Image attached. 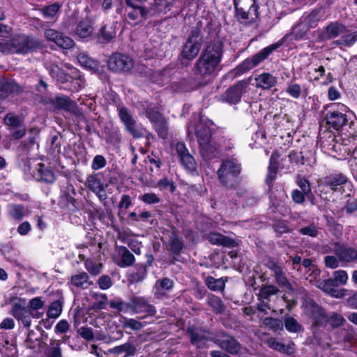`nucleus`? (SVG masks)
I'll return each mask as SVG.
<instances>
[{
  "mask_svg": "<svg viewBox=\"0 0 357 357\" xmlns=\"http://www.w3.org/2000/svg\"><path fill=\"white\" fill-rule=\"evenodd\" d=\"M238 20L244 24L255 22L259 17L256 0H234Z\"/></svg>",
  "mask_w": 357,
  "mask_h": 357,
  "instance_id": "20e7f679",
  "label": "nucleus"
},
{
  "mask_svg": "<svg viewBox=\"0 0 357 357\" xmlns=\"http://www.w3.org/2000/svg\"><path fill=\"white\" fill-rule=\"evenodd\" d=\"M158 186L161 190L168 189L171 192H173L175 190V186L173 182L169 180L167 178H163L158 182Z\"/></svg>",
  "mask_w": 357,
  "mask_h": 357,
  "instance_id": "4d7b16f0",
  "label": "nucleus"
},
{
  "mask_svg": "<svg viewBox=\"0 0 357 357\" xmlns=\"http://www.w3.org/2000/svg\"><path fill=\"white\" fill-rule=\"evenodd\" d=\"M176 151L185 169L190 172H195L197 169V162L185 145L182 142H178L176 144Z\"/></svg>",
  "mask_w": 357,
  "mask_h": 357,
  "instance_id": "dca6fc26",
  "label": "nucleus"
},
{
  "mask_svg": "<svg viewBox=\"0 0 357 357\" xmlns=\"http://www.w3.org/2000/svg\"><path fill=\"white\" fill-rule=\"evenodd\" d=\"M118 111L121 121L130 135L134 137H141L144 135V130L137 124L135 118L127 107H119Z\"/></svg>",
  "mask_w": 357,
  "mask_h": 357,
  "instance_id": "0eeeda50",
  "label": "nucleus"
},
{
  "mask_svg": "<svg viewBox=\"0 0 357 357\" xmlns=\"http://www.w3.org/2000/svg\"><path fill=\"white\" fill-rule=\"evenodd\" d=\"M130 312L135 314H144L142 318L153 316L156 310L153 305L149 303L147 298L142 296H132L129 301Z\"/></svg>",
  "mask_w": 357,
  "mask_h": 357,
  "instance_id": "1a4fd4ad",
  "label": "nucleus"
},
{
  "mask_svg": "<svg viewBox=\"0 0 357 357\" xmlns=\"http://www.w3.org/2000/svg\"><path fill=\"white\" fill-rule=\"evenodd\" d=\"M278 291V289L273 285L263 286L259 294V299L268 301L270 296L276 294Z\"/></svg>",
  "mask_w": 357,
  "mask_h": 357,
  "instance_id": "79ce46f5",
  "label": "nucleus"
},
{
  "mask_svg": "<svg viewBox=\"0 0 357 357\" xmlns=\"http://www.w3.org/2000/svg\"><path fill=\"white\" fill-rule=\"evenodd\" d=\"M346 30V26L343 24L333 22L324 28L320 37L323 40H330L344 33Z\"/></svg>",
  "mask_w": 357,
  "mask_h": 357,
  "instance_id": "a211bd4d",
  "label": "nucleus"
},
{
  "mask_svg": "<svg viewBox=\"0 0 357 357\" xmlns=\"http://www.w3.org/2000/svg\"><path fill=\"white\" fill-rule=\"evenodd\" d=\"M12 314L15 319L21 321L25 327L29 328L31 326V315L29 310L15 304L13 307Z\"/></svg>",
  "mask_w": 357,
  "mask_h": 357,
  "instance_id": "393cba45",
  "label": "nucleus"
},
{
  "mask_svg": "<svg viewBox=\"0 0 357 357\" xmlns=\"http://www.w3.org/2000/svg\"><path fill=\"white\" fill-rule=\"evenodd\" d=\"M208 240L214 245H222L227 247H234L236 245L234 241L219 233L210 234Z\"/></svg>",
  "mask_w": 357,
  "mask_h": 357,
  "instance_id": "7c9ffc66",
  "label": "nucleus"
},
{
  "mask_svg": "<svg viewBox=\"0 0 357 357\" xmlns=\"http://www.w3.org/2000/svg\"><path fill=\"white\" fill-rule=\"evenodd\" d=\"M308 29L309 28L301 21L293 28L291 36L296 40H301L304 38Z\"/></svg>",
  "mask_w": 357,
  "mask_h": 357,
  "instance_id": "c03bdc74",
  "label": "nucleus"
},
{
  "mask_svg": "<svg viewBox=\"0 0 357 357\" xmlns=\"http://www.w3.org/2000/svg\"><path fill=\"white\" fill-rule=\"evenodd\" d=\"M146 115L153 123L155 129L160 137L166 139L168 135L167 122L163 118H162L160 114L155 107H149L146 110Z\"/></svg>",
  "mask_w": 357,
  "mask_h": 357,
  "instance_id": "ddd939ff",
  "label": "nucleus"
},
{
  "mask_svg": "<svg viewBox=\"0 0 357 357\" xmlns=\"http://www.w3.org/2000/svg\"><path fill=\"white\" fill-rule=\"evenodd\" d=\"M33 176L37 181L47 183H52L55 180L54 172L42 163L36 165Z\"/></svg>",
  "mask_w": 357,
  "mask_h": 357,
  "instance_id": "412c9836",
  "label": "nucleus"
},
{
  "mask_svg": "<svg viewBox=\"0 0 357 357\" xmlns=\"http://www.w3.org/2000/svg\"><path fill=\"white\" fill-rule=\"evenodd\" d=\"M326 266L332 269L336 268L339 266V259L335 256L328 255L324 258Z\"/></svg>",
  "mask_w": 357,
  "mask_h": 357,
  "instance_id": "338daca9",
  "label": "nucleus"
},
{
  "mask_svg": "<svg viewBox=\"0 0 357 357\" xmlns=\"http://www.w3.org/2000/svg\"><path fill=\"white\" fill-rule=\"evenodd\" d=\"M140 199L148 204H156L160 202V198L155 193H146L140 197Z\"/></svg>",
  "mask_w": 357,
  "mask_h": 357,
  "instance_id": "680f3d73",
  "label": "nucleus"
},
{
  "mask_svg": "<svg viewBox=\"0 0 357 357\" xmlns=\"http://www.w3.org/2000/svg\"><path fill=\"white\" fill-rule=\"evenodd\" d=\"M107 66L114 72L127 73L133 68L134 61L128 55L114 53L109 58Z\"/></svg>",
  "mask_w": 357,
  "mask_h": 357,
  "instance_id": "6e6552de",
  "label": "nucleus"
},
{
  "mask_svg": "<svg viewBox=\"0 0 357 357\" xmlns=\"http://www.w3.org/2000/svg\"><path fill=\"white\" fill-rule=\"evenodd\" d=\"M173 281L167 278L158 280L153 289V293L157 298H161L166 294V291L173 287Z\"/></svg>",
  "mask_w": 357,
  "mask_h": 357,
  "instance_id": "bb28decb",
  "label": "nucleus"
},
{
  "mask_svg": "<svg viewBox=\"0 0 357 357\" xmlns=\"http://www.w3.org/2000/svg\"><path fill=\"white\" fill-rule=\"evenodd\" d=\"M116 36V31L112 26H103L98 35V40L101 43L109 42Z\"/></svg>",
  "mask_w": 357,
  "mask_h": 357,
  "instance_id": "72a5a7b5",
  "label": "nucleus"
},
{
  "mask_svg": "<svg viewBox=\"0 0 357 357\" xmlns=\"http://www.w3.org/2000/svg\"><path fill=\"white\" fill-rule=\"evenodd\" d=\"M263 324L275 332L282 330L283 328L282 322L280 320L272 317L265 318Z\"/></svg>",
  "mask_w": 357,
  "mask_h": 357,
  "instance_id": "de8ad7c7",
  "label": "nucleus"
},
{
  "mask_svg": "<svg viewBox=\"0 0 357 357\" xmlns=\"http://www.w3.org/2000/svg\"><path fill=\"white\" fill-rule=\"evenodd\" d=\"M77 61L81 66L89 69H95L97 68V63L90 58L86 53H80L77 56Z\"/></svg>",
  "mask_w": 357,
  "mask_h": 357,
  "instance_id": "37998d69",
  "label": "nucleus"
},
{
  "mask_svg": "<svg viewBox=\"0 0 357 357\" xmlns=\"http://www.w3.org/2000/svg\"><path fill=\"white\" fill-rule=\"evenodd\" d=\"M107 164L105 158L100 155H96L91 162V168L93 170H98L103 168Z\"/></svg>",
  "mask_w": 357,
  "mask_h": 357,
  "instance_id": "864d4df0",
  "label": "nucleus"
},
{
  "mask_svg": "<svg viewBox=\"0 0 357 357\" xmlns=\"http://www.w3.org/2000/svg\"><path fill=\"white\" fill-rule=\"evenodd\" d=\"M357 41V31L343 35L340 39L333 42L334 44L347 47L352 46Z\"/></svg>",
  "mask_w": 357,
  "mask_h": 357,
  "instance_id": "ea45409f",
  "label": "nucleus"
},
{
  "mask_svg": "<svg viewBox=\"0 0 357 357\" xmlns=\"http://www.w3.org/2000/svg\"><path fill=\"white\" fill-rule=\"evenodd\" d=\"M36 47V43L24 34L14 35L9 41L0 43V52L4 54H26Z\"/></svg>",
  "mask_w": 357,
  "mask_h": 357,
  "instance_id": "7ed1b4c3",
  "label": "nucleus"
},
{
  "mask_svg": "<svg viewBox=\"0 0 357 357\" xmlns=\"http://www.w3.org/2000/svg\"><path fill=\"white\" fill-rule=\"evenodd\" d=\"M85 267L91 274L96 275L100 273L102 265L92 260L87 259L85 261Z\"/></svg>",
  "mask_w": 357,
  "mask_h": 357,
  "instance_id": "603ef678",
  "label": "nucleus"
},
{
  "mask_svg": "<svg viewBox=\"0 0 357 357\" xmlns=\"http://www.w3.org/2000/svg\"><path fill=\"white\" fill-rule=\"evenodd\" d=\"M276 282L281 287H284L287 289L290 288L291 285L288 282L282 268H276L275 273L274 274Z\"/></svg>",
  "mask_w": 357,
  "mask_h": 357,
  "instance_id": "09e8293b",
  "label": "nucleus"
},
{
  "mask_svg": "<svg viewBox=\"0 0 357 357\" xmlns=\"http://www.w3.org/2000/svg\"><path fill=\"white\" fill-rule=\"evenodd\" d=\"M93 32L91 24L88 20L80 22L76 29L77 34L82 38H86L91 36Z\"/></svg>",
  "mask_w": 357,
  "mask_h": 357,
  "instance_id": "f704fd0d",
  "label": "nucleus"
},
{
  "mask_svg": "<svg viewBox=\"0 0 357 357\" xmlns=\"http://www.w3.org/2000/svg\"><path fill=\"white\" fill-rule=\"evenodd\" d=\"M202 42L199 33L197 31H192L183 48L182 56L192 60L199 52Z\"/></svg>",
  "mask_w": 357,
  "mask_h": 357,
  "instance_id": "9d476101",
  "label": "nucleus"
},
{
  "mask_svg": "<svg viewBox=\"0 0 357 357\" xmlns=\"http://www.w3.org/2000/svg\"><path fill=\"white\" fill-rule=\"evenodd\" d=\"M189 135L195 134L200 146V153L204 158L210 160L218 155V147L211 138L209 122L199 119L188 128Z\"/></svg>",
  "mask_w": 357,
  "mask_h": 357,
  "instance_id": "f03ea898",
  "label": "nucleus"
},
{
  "mask_svg": "<svg viewBox=\"0 0 357 357\" xmlns=\"http://www.w3.org/2000/svg\"><path fill=\"white\" fill-rule=\"evenodd\" d=\"M206 284L212 291H222L225 286V281L223 278H214L208 276L205 280Z\"/></svg>",
  "mask_w": 357,
  "mask_h": 357,
  "instance_id": "4c0bfd02",
  "label": "nucleus"
},
{
  "mask_svg": "<svg viewBox=\"0 0 357 357\" xmlns=\"http://www.w3.org/2000/svg\"><path fill=\"white\" fill-rule=\"evenodd\" d=\"M121 322L123 328L132 331H139L145 326L142 322L132 318L123 317Z\"/></svg>",
  "mask_w": 357,
  "mask_h": 357,
  "instance_id": "58836bf2",
  "label": "nucleus"
},
{
  "mask_svg": "<svg viewBox=\"0 0 357 357\" xmlns=\"http://www.w3.org/2000/svg\"><path fill=\"white\" fill-rule=\"evenodd\" d=\"M325 68L323 66L310 65L308 68V77L310 80H318L324 75Z\"/></svg>",
  "mask_w": 357,
  "mask_h": 357,
  "instance_id": "a19ab883",
  "label": "nucleus"
},
{
  "mask_svg": "<svg viewBox=\"0 0 357 357\" xmlns=\"http://www.w3.org/2000/svg\"><path fill=\"white\" fill-rule=\"evenodd\" d=\"M59 9V6L57 3L52 4L43 9V14L47 17H54Z\"/></svg>",
  "mask_w": 357,
  "mask_h": 357,
  "instance_id": "e2e57ef3",
  "label": "nucleus"
},
{
  "mask_svg": "<svg viewBox=\"0 0 357 357\" xmlns=\"http://www.w3.org/2000/svg\"><path fill=\"white\" fill-rule=\"evenodd\" d=\"M8 215L14 220H20L27 213L25 208L21 204H9L7 206Z\"/></svg>",
  "mask_w": 357,
  "mask_h": 357,
  "instance_id": "2f4dec72",
  "label": "nucleus"
},
{
  "mask_svg": "<svg viewBox=\"0 0 357 357\" xmlns=\"http://www.w3.org/2000/svg\"><path fill=\"white\" fill-rule=\"evenodd\" d=\"M109 305L112 308H114L121 312H130L129 301L127 303L123 301H111Z\"/></svg>",
  "mask_w": 357,
  "mask_h": 357,
  "instance_id": "6e6d98bb",
  "label": "nucleus"
},
{
  "mask_svg": "<svg viewBox=\"0 0 357 357\" xmlns=\"http://www.w3.org/2000/svg\"><path fill=\"white\" fill-rule=\"evenodd\" d=\"M222 43L220 41L211 43L206 46L197 61V75L209 81L217 74L222 60Z\"/></svg>",
  "mask_w": 357,
  "mask_h": 357,
  "instance_id": "f257e3e1",
  "label": "nucleus"
},
{
  "mask_svg": "<svg viewBox=\"0 0 357 357\" xmlns=\"http://www.w3.org/2000/svg\"><path fill=\"white\" fill-rule=\"evenodd\" d=\"M275 231L280 234L288 232L289 230L287 223L284 220H278L274 225Z\"/></svg>",
  "mask_w": 357,
  "mask_h": 357,
  "instance_id": "0e129e2a",
  "label": "nucleus"
},
{
  "mask_svg": "<svg viewBox=\"0 0 357 357\" xmlns=\"http://www.w3.org/2000/svg\"><path fill=\"white\" fill-rule=\"evenodd\" d=\"M289 161L297 165L304 164V158L301 153L291 151L289 154Z\"/></svg>",
  "mask_w": 357,
  "mask_h": 357,
  "instance_id": "bf43d9fd",
  "label": "nucleus"
},
{
  "mask_svg": "<svg viewBox=\"0 0 357 357\" xmlns=\"http://www.w3.org/2000/svg\"><path fill=\"white\" fill-rule=\"evenodd\" d=\"M307 307V313L314 319L317 324H321L326 320L324 310L315 303L310 301Z\"/></svg>",
  "mask_w": 357,
  "mask_h": 357,
  "instance_id": "c85d7f7f",
  "label": "nucleus"
},
{
  "mask_svg": "<svg viewBox=\"0 0 357 357\" xmlns=\"http://www.w3.org/2000/svg\"><path fill=\"white\" fill-rule=\"evenodd\" d=\"M62 312V304L60 301H56L51 303L47 311V316L50 318H57Z\"/></svg>",
  "mask_w": 357,
  "mask_h": 357,
  "instance_id": "49530a36",
  "label": "nucleus"
},
{
  "mask_svg": "<svg viewBox=\"0 0 357 357\" xmlns=\"http://www.w3.org/2000/svg\"><path fill=\"white\" fill-rule=\"evenodd\" d=\"M70 282L77 287L86 288L89 285V276L84 272H81L72 275Z\"/></svg>",
  "mask_w": 357,
  "mask_h": 357,
  "instance_id": "e433bc0d",
  "label": "nucleus"
},
{
  "mask_svg": "<svg viewBox=\"0 0 357 357\" xmlns=\"http://www.w3.org/2000/svg\"><path fill=\"white\" fill-rule=\"evenodd\" d=\"M96 302L94 303L93 307L96 309H105L107 302V297L104 294L99 295L96 294Z\"/></svg>",
  "mask_w": 357,
  "mask_h": 357,
  "instance_id": "052dcab7",
  "label": "nucleus"
},
{
  "mask_svg": "<svg viewBox=\"0 0 357 357\" xmlns=\"http://www.w3.org/2000/svg\"><path fill=\"white\" fill-rule=\"evenodd\" d=\"M333 106H337L339 110L329 112L326 116V120L331 127L338 130L345 125L347 121L346 116L347 107L342 104H334Z\"/></svg>",
  "mask_w": 357,
  "mask_h": 357,
  "instance_id": "f8f14e48",
  "label": "nucleus"
},
{
  "mask_svg": "<svg viewBox=\"0 0 357 357\" xmlns=\"http://www.w3.org/2000/svg\"><path fill=\"white\" fill-rule=\"evenodd\" d=\"M3 121L6 126L10 128V129L24 123L23 119L21 117L16 116L13 113L8 114L5 116Z\"/></svg>",
  "mask_w": 357,
  "mask_h": 357,
  "instance_id": "a18cd8bd",
  "label": "nucleus"
},
{
  "mask_svg": "<svg viewBox=\"0 0 357 357\" xmlns=\"http://www.w3.org/2000/svg\"><path fill=\"white\" fill-rule=\"evenodd\" d=\"M347 181L346 177L342 174H336L326 178L325 183L333 190H336L338 186L342 185Z\"/></svg>",
  "mask_w": 357,
  "mask_h": 357,
  "instance_id": "c9c22d12",
  "label": "nucleus"
},
{
  "mask_svg": "<svg viewBox=\"0 0 357 357\" xmlns=\"http://www.w3.org/2000/svg\"><path fill=\"white\" fill-rule=\"evenodd\" d=\"M47 40L54 42L63 49H70L73 47L74 41L69 37L63 36L57 31L48 29L45 31Z\"/></svg>",
  "mask_w": 357,
  "mask_h": 357,
  "instance_id": "f3484780",
  "label": "nucleus"
},
{
  "mask_svg": "<svg viewBox=\"0 0 357 357\" xmlns=\"http://www.w3.org/2000/svg\"><path fill=\"white\" fill-rule=\"evenodd\" d=\"M208 303L213 308L214 311L217 313L221 312L224 309V305L222 303V300L216 296H211L208 298Z\"/></svg>",
  "mask_w": 357,
  "mask_h": 357,
  "instance_id": "3c124183",
  "label": "nucleus"
},
{
  "mask_svg": "<svg viewBox=\"0 0 357 357\" xmlns=\"http://www.w3.org/2000/svg\"><path fill=\"white\" fill-rule=\"evenodd\" d=\"M277 173V164L275 162L274 155H272L270 158V165L267 174V180L273 181Z\"/></svg>",
  "mask_w": 357,
  "mask_h": 357,
  "instance_id": "13d9d810",
  "label": "nucleus"
},
{
  "mask_svg": "<svg viewBox=\"0 0 357 357\" xmlns=\"http://www.w3.org/2000/svg\"><path fill=\"white\" fill-rule=\"evenodd\" d=\"M85 186L96 195L100 201L107 198L105 187L99 174L92 173L86 177Z\"/></svg>",
  "mask_w": 357,
  "mask_h": 357,
  "instance_id": "4468645a",
  "label": "nucleus"
},
{
  "mask_svg": "<svg viewBox=\"0 0 357 357\" xmlns=\"http://www.w3.org/2000/svg\"><path fill=\"white\" fill-rule=\"evenodd\" d=\"M52 103L56 108L66 111L75 112L77 109L75 103L64 96H56Z\"/></svg>",
  "mask_w": 357,
  "mask_h": 357,
  "instance_id": "c756f323",
  "label": "nucleus"
},
{
  "mask_svg": "<svg viewBox=\"0 0 357 357\" xmlns=\"http://www.w3.org/2000/svg\"><path fill=\"white\" fill-rule=\"evenodd\" d=\"M246 85V83L243 82L237 83L234 86L227 90L224 95V98L227 102L230 103L238 102L241 98L242 93Z\"/></svg>",
  "mask_w": 357,
  "mask_h": 357,
  "instance_id": "4be33fe9",
  "label": "nucleus"
},
{
  "mask_svg": "<svg viewBox=\"0 0 357 357\" xmlns=\"http://www.w3.org/2000/svg\"><path fill=\"white\" fill-rule=\"evenodd\" d=\"M255 80L256 87L264 90L271 89L276 85L278 82L277 77L269 73H263L258 75Z\"/></svg>",
  "mask_w": 357,
  "mask_h": 357,
  "instance_id": "aec40b11",
  "label": "nucleus"
},
{
  "mask_svg": "<svg viewBox=\"0 0 357 357\" xmlns=\"http://www.w3.org/2000/svg\"><path fill=\"white\" fill-rule=\"evenodd\" d=\"M241 172V165L236 159L224 161L218 170L220 181L226 186H233Z\"/></svg>",
  "mask_w": 357,
  "mask_h": 357,
  "instance_id": "39448f33",
  "label": "nucleus"
},
{
  "mask_svg": "<svg viewBox=\"0 0 357 357\" xmlns=\"http://www.w3.org/2000/svg\"><path fill=\"white\" fill-rule=\"evenodd\" d=\"M317 286L318 288L321 289L333 297L341 298L344 296V290L335 289L334 281L331 279L319 282Z\"/></svg>",
  "mask_w": 357,
  "mask_h": 357,
  "instance_id": "b1692460",
  "label": "nucleus"
},
{
  "mask_svg": "<svg viewBox=\"0 0 357 357\" xmlns=\"http://www.w3.org/2000/svg\"><path fill=\"white\" fill-rule=\"evenodd\" d=\"M188 333L190 336L192 344L199 349L206 347L209 341L215 340L208 331L200 328L195 326L190 327L188 329Z\"/></svg>",
  "mask_w": 357,
  "mask_h": 357,
  "instance_id": "9b49d317",
  "label": "nucleus"
},
{
  "mask_svg": "<svg viewBox=\"0 0 357 357\" xmlns=\"http://www.w3.org/2000/svg\"><path fill=\"white\" fill-rule=\"evenodd\" d=\"M324 10L322 8L315 9L306 16H303L301 21L309 29L315 26L324 17Z\"/></svg>",
  "mask_w": 357,
  "mask_h": 357,
  "instance_id": "a878e982",
  "label": "nucleus"
},
{
  "mask_svg": "<svg viewBox=\"0 0 357 357\" xmlns=\"http://www.w3.org/2000/svg\"><path fill=\"white\" fill-rule=\"evenodd\" d=\"M12 130V136L14 139H18L22 138L26 133V128L23 124L20 125L15 128H13Z\"/></svg>",
  "mask_w": 357,
  "mask_h": 357,
  "instance_id": "69168bd1",
  "label": "nucleus"
},
{
  "mask_svg": "<svg viewBox=\"0 0 357 357\" xmlns=\"http://www.w3.org/2000/svg\"><path fill=\"white\" fill-rule=\"evenodd\" d=\"M284 326L286 329L291 333H297L301 331V326L293 317H286L284 319Z\"/></svg>",
  "mask_w": 357,
  "mask_h": 357,
  "instance_id": "8fccbe9b",
  "label": "nucleus"
},
{
  "mask_svg": "<svg viewBox=\"0 0 357 357\" xmlns=\"http://www.w3.org/2000/svg\"><path fill=\"white\" fill-rule=\"evenodd\" d=\"M286 92L293 98L298 99L301 96H307V90L294 82H289L287 84Z\"/></svg>",
  "mask_w": 357,
  "mask_h": 357,
  "instance_id": "473e14b6",
  "label": "nucleus"
},
{
  "mask_svg": "<svg viewBox=\"0 0 357 357\" xmlns=\"http://www.w3.org/2000/svg\"><path fill=\"white\" fill-rule=\"evenodd\" d=\"M214 342L231 354H237L241 349V345L235 339L226 335L222 336V339L215 338Z\"/></svg>",
  "mask_w": 357,
  "mask_h": 357,
  "instance_id": "6ab92c4d",
  "label": "nucleus"
},
{
  "mask_svg": "<svg viewBox=\"0 0 357 357\" xmlns=\"http://www.w3.org/2000/svg\"><path fill=\"white\" fill-rule=\"evenodd\" d=\"M116 253L120 259L115 258L116 263L121 267H128L132 264L135 260L133 255L123 246L116 249Z\"/></svg>",
  "mask_w": 357,
  "mask_h": 357,
  "instance_id": "5701e85b",
  "label": "nucleus"
},
{
  "mask_svg": "<svg viewBox=\"0 0 357 357\" xmlns=\"http://www.w3.org/2000/svg\"><path fill=\"white\" fill-rule=\"evenodd\" d=\"M69 327L68 322L66 320L62 319L56 324L54 331L56 333H65L69 330Z\"/></svg>",
  "mask_w": 357,
  "mask_h": 357,
  "instance_id": "774afa93",
  "label": "nucleus"
},
{
  "mask_svg": "<svg viewBox=\"0 0 357 357\" xmlns=\"http://www.w3.org/2000/svg\"><path fill=\"white\" fill-rule=\"evenodd\" d=\"M267 344L270 348L283 354L290 355L294 352V344L293 342H289L285 345L277 339L271 337L267 340Z\"/></svg>",
  "mask_w": 357,
  "mask_h": 357,
  "instance_id": "cd10ccee",
  "label": "nucleus"
},
{
  "mask_svg": "<svg viewBox=\"0 0 357 357\" xmlns=\"http://www.w3.org/2000/svg\"><path fill=\"white\" fill-rule=\"evenodd\" d=\"M334 282H338L340 284L344 285L348 280V275L345 271L339 270L333 273Z\"/></svg>",
  "mask_w": 357,
  "mask_h": 357,
  "instance_id": "5fc2aeb1",
  "label": "nucleus"
},
{
  "mask_svg": "<svg viewBox=\"0 0 357 357\" xmlns=\"http://www.w3.org/2000/svg\"><path fill=\"white\" fill-rule=\"evenodd\" d=\"M332 246V250L340 261L357 262V250L355 248L340 243H334Z\"/></svg>",
  "mask_w": 357,
  "mask_h": 357,
  "instance_id": "2eb2a0df",
  "label": "nucleus"
},
{
  "mask_svg": "<svg viewBox=\"0 0 357 357\" xmlns=\"http://www.w3.org/2000/svg\"><path fill=\"white\" fill-rule=\"evenodd\" d=\"M281 45V43L278 42L271 45L257 52L252 57L245 59L238 67V70L244 73L248 70L252 69L253 68L258 66L262 61L266 59L270 54L274 50L279 48Z\"/></svg>",
  "mask_w": 357,
  "mask_h": 357,
  "instance_id": "423d86ee",
  "label": "nucleus"
}]
</instances>
